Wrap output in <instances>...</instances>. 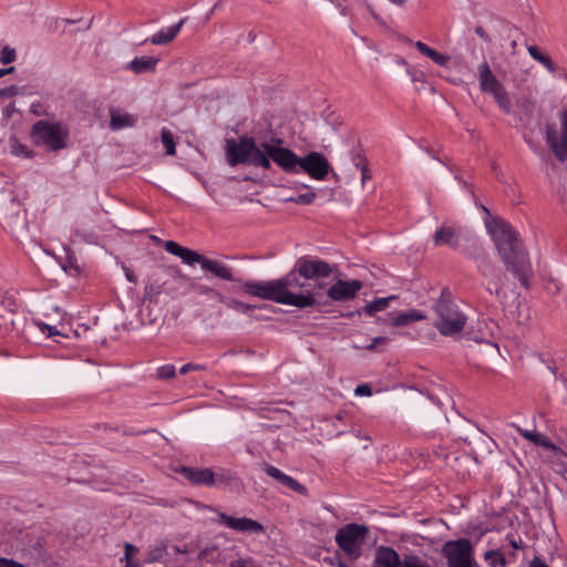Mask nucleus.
<instances>
[{
  "label": "nucleus",
  "instance_id": "nucleus-12",
  "mask_svg": "<svg viewBox=\"0 0 567 567\" xmlns=\"http://www.w3.org/2000/svg\"><path fill=\"white\" fill-rule=\"evenodd\" d=\"M470 239V236L464 234L461 229L445 225L440 227L433 236L435 246H449L452 249L460 248L462 240Z\"/></svg>",
  "mask_w": 567,
  "mask_h": 567
},
{
  "label": "nucleus",
  "instance_id": "nucleus-59",
  "mask_svg": "<svg viewBox=\"0 0 567 567\" xmlns=\"http://www.w3.org/2000/svg\"><path fill=\"white\" fill-rule=\"evenodd\" d=\"M475 340H476V341H478V342H481V341H484V338H483V337H480V338H478V337H475Z\"/></svg>",
  "mask_w": 567,
  "mask_h": 567
},
{
  "label": "nucleus",
  "instance_id": "nucleus-27",
  "mask_svg": "<svg viewBox=\"0 0 567 567\" xmlns=\"http://www.w3.org/2000/svg\"><path fill=\"white\" fill-rule=\"evenodd\" d=\"M527 51L529 55L537 62H539L548 72L554 73L556 71V66L551 59L548 55L543 54L537 47L529 45L527 47Z\"/></svg>",
  "mask_w": 567,
  "mask_h": 567
},
{
  "label": "nucleus",
  "instance_id": "nucleus-47",
  "mask_svg": "<svg viewBox=\"0 0 567 567\" xmlns=\"http://www.w3.org/2000/svg\"><path fill=\"white\" fill-rule=\"evenodd\" d=\"M204 369H205V368H204V365H200V364H196V363H186V364H184V365L181 368L179 372H181V374H186V373H188V372H190V371H202V370H204Z\"/></svg>",
  "mask_w": 567,
  "mask_h": 567
},
{
  "label": "nucleus",
  "instance_id": "nucleus-42",
  "mask_svg": "<svg viewBox=\"0 0 567 567\" xmlns=\"http://www.w3.org/2000/svg\"><path fill=\"white\" fill-rule=\"evenodd\" d=\"M228 307L231 309H235L237 311H241V312H246L248 310L254 309L252 306L244 303V302L235 300V299H233L228 302Z\"/></svg>",
  "mask_w": 567,
  "mask_h": 567
},
{
  "label": "nucleus",
  "instance_id": "nucleus-25",
  "mask_svg": "<svg viewBox=\"0 0 567 567\" xmlns=\"http://www.w3.org/2000/svg\"><path fill=\"white\" fill-rule=\"evenodd\" d=\"M158 59L153 56L135 58L133 61L130 62L128 69L134 73L154 71Z\"/></svg>",
  "mask_w": 567,
  "mask_h": 567
},
{
  "label": "nucleus",
  "instance_id": "nucleus-38",
  "mask_svg": "<svg viewBox=\"0 0 567 567\" xmlns=\"http://www.w3.org/2000/svg\"><path fill=\"white\" fill-rule=\"evenodd\" d=\"M519 106L524 113V116L526 117L524 120L523 116H519V121L522 123H525L528 121V118L530 117V115L533 113V103L529 100H524L522 103H519Z\"/></svg>",
  "mask_w": 567,
  "mask_h": 567
},
{
  "label": "nucleus",
  "instance_id": "nucleus-1",
  "mask_svg": "<svg viewBox=\"0 0 567 567\" xmlns=\"http://www.w3.org/2000/svg\"><path fill=\"white\" fill-rule=\"evenodd\" d=\"M306 281H300L295 271H289L279 279L268 281H246L241 289L245 293L270 300L280 305L293 306L300 309L326 305L321 301V291L326 284H315L311 289Z\"/></svg>",
  "mask_w": 567,
  "mask_h": 567
},
{
  "label": "nucleus",
  "instance_id": "nucleus-39",
  "mask_svg": "<svg viewBox=\"0 0 567 567\" xmlns=\"http://www.w3.org/2000/svg\"><path fill=\"white\" fill-rule=\"evenodd\" d=\"M355 166L361 171V181L364 185L368 179H370V174L365 165V159L363 157H358L355 161Z\"/></svg>",
  "mask_w": 567,
  "mask_h": 567
},
{
  "label": "nucleus",
  "instance_id": "nucleus-10",
  "mask_svg": "<svg viewBox=\"0 0 567 567\" xmlns=\"http://www.w3.org/2000/svg\"><path fill=\"white\" fill-rule=\"evenodd\" d=\"M362 282L357 279L351 280H337L333 285L328 287L327 296L332 301H349L353 299L361 290Z\"/></svg>",
  "mask_w": 567,
  "mask_h": 567
},
{
  "label": "nucleus",
  "instance_id": "nucleus-5",
  "mask_svg": "<svg viewBox=\"0 0 567 567\" xmlns=\"http://www.w3.org/2000/svg\"><path fill=\"white\" fill-rule=\"evenodd\" d=\"M433 310L435 313L433 324L442 336L453 337L464 329L466 316L458 309L449 292L442 291L433 306Z\"/></svg>",
  "mask_w": 567,
  "mask_h": 567
},
{
  "label": "nucleus",
  "instance_id": "nucleus-60",
  "mask_svg": "<svg viewBox=\"0 0 567 567\" xmlns=\"http://www.w3.org/2000/svg\"><path fill=\"white\" fill-rule=\"evenodd\" d=\"M482 209H483L487 215H489V212H488V209H487L485 206H482Z\"/></svg>",
  "mask_w": 567,
  "mask_h": 567
},
{
  "label": "nucleus",
  "instance_id": "nucleus-44",
  "mask_svg": "<svg viewBox=\"0 0 567 567\" xmlns=\"http://www.w3.org/2000/svg\"><path fill=\"white\" fill-rule=\"evenodd\" d=\"M37 326L41 330V332L47 333L49 337L60 334L58 329L53 326H49L44 322H37Z\"/></svg>",
  "mask_w": 567,
  "mask_h": 567
},
{
  "label": "nucleus",
  "instance_id": "nucleus-21",
  "mask_svg": "<svg viewBox=\"0 0 567 567\" xmlns=\"http://www.w3.org/2000/svg\"><path fill=\"white\" fill-rule=\"evenodd\" d=\"M185 22L186 18H183L178 23L166 29H161L152 35L150 39L151 43L154 45H163L172 42L177 37Z\"/></svg>",
  "mask_w": 567,
  "mask_h": 567
},
{
  "label": "nucleus",
  "instance_id": "nucleus-53",
  "mask_svg": "<svg viewBox=\"0 0 567 567\" xmlns=\"http://www.w3.org/2000/svg\"><path fill=\"white\" fill-rule=\"evenodd\" d=\"M14 70L13 66H10L8 69H0V78L8 74V73H11L12 71Z\"/></svg>",
  "mask_w": 567,
  "mask_h": 567
},
{
  "label": "nucleus",
  "instance_id": "nucleus-3",
  "mask_svg": "<svg viewBox=\"0 0 567 567\" xmlns=\"http://www.w3.org/2000/svg\"><path fill=\"white\" fill-rule=\"evenodd\" d=\"M281 145H284V141L279 137L274 136L268 141L257 142L252 136L243 135L238 140L226 141L225 154L230 166L247 164L270 169L271 150H280Z\"/></svg>",
  "mask_w": 567,
  "mask_h": 567
},
{
  "label": "nucleus",
  "instance_id": "nucleus-15",
  "mask_svg": "<svg viewBox=\"0 0 567 567\" xmlns=\"http://www.w3.org/2000/svg\"><path fill=\"white\" fill-rule=\"evenodd\" d=\"M423 319H425V315L413 309L408 312H390L384 318H378V322L382 321L388 326L403 327Z\"/></svg>",
  "mask_w": 567,
  "mask_h": 567
},
{
  "label": "nucleus",
  "instance_id": "nucleus-55",
  "mask_svg": "<svg viewBox=\"0 0 567 567\" xmlns=\"http://www.w3.org/2000/svg\"><path fill=\"white\" fill-rule=\"evenodd\" d=\"M525 141L527 142V144L533 148L534 152H536V146L535 144L527 137H525Z\"/></svg>",
  "mask_w": 567,
  "mask_h": 567
},
{
  "label": "nucleus",
  "instance_id": "nucleus-48",
  "mask_svg": "<svg viewBox=\"0 0 567 567\" xmlns=\"http://www.w3.org/2000/svg\"><path fill=\"white\" fill-rule=\"evenodd\" d=\"M18 93V89L13 85L11 86H7L4 89H1L0 90V97H3V96H13Z\"/></svg>",
  "mask_w": 567,
  "mask_h": 567
},
{
  "label": "nucleus",
  "instance_id": "nucleus-13",
  "mask_svg": "<svg viewBox=\"0 0 567 567\" xmlns=\"http://www.w3.org/2000/svg\"><path fill=\"white\" fill-rule=\"evenodd\" d=\"M164 248L167 252L178 257L184 264L188 266H193L195 264L202 265L204 261V256L195 250L183 247L173 240H167L164 244Z\"/></svg>",
  "mask_w": 567,
  "mask_h": 567
},
{
  "label": "nucleus",
  "instance_id": "nucleus-40",
  "mask_svg": "<svg viewBox=\"0 0 567 567\" xmlns=\"http://www.w3.org/2000/svg\"><path fill=\"white\" fill-rule=\"evenodd\" d=\"M174 375H175V367L172 364L163 365L157 370V377L159 379H169Z\"/></svg>",
  "mask_w": 567,
  "mask_h": 567
},
{
  "label": "nucleus",
  "instance_id": "nucleus-57",
  "mask_svg": "<svg viewBox=\"0 0 567 567\" xmlns=\"http://www.w3.org/2000/svg\"><path fill=\"white\" fill-rule=\"evenodd\" d=\"M330 2L337 4V6H340V0H329Z\"/></svg>",
  "mask_w": 567,
  "mask_h": 567
},
{
  "label": "nucleus",
  "instance_id": "nucleus-29",
  "mask_svg": "<svg viewBox=\"0 0 567 567\" xmlns=\"http://www.w3.org/2000/svg\"><path fill=\"white\" fill-rule=\"evenodd\" d=\"M192 290L197 295H205L213 300H216L219 302L224 301V297L219 291H217L214 288L208 287L206 285H192Z\"/></svg>",
  "mask_w": 567,
  "mask_h": 567
},
{
  "label": "nucleus",
  "instance_id": "nucleus-20",
  "mask_svg": "<svg viewBox=\"0 0 567 567\" xmlns=\"http://www.w3.org/2000/svg\"><path fill=\"white\" fill-rule=\"evenodd\" d=\"M545 138L555 156L561 162L565 161L567 158L566 145H563V140H558L555 124H548L546 126Z\"/></svg>",
  "mask_w": 567,
  "mask_h": 567
},
{
  "label": "nucleus",
  "instance_id": "nucleus-56",
  "mask_svg": "<svg viewBox=\"0 0 567 567\" xmlns=\"http://www.w3.org/2000/svg\"><path fill=\"white\" fill-rule=\"evenodd\" d=\"M509 542L513 548H519V544L515 539H511Z\"/></svg>",
  "mask_w": 567,
  "mask_h": 567
},
{
  "label": "nucleus",
  "instance_id": "nucleus-6",
  "mask_svg": "<svg viewBox=\"0 0 567 567\" xmlns=\"http://www.w3.org/2000/svg\"><path fill=\"white\" fill-rule=\"evenodd\" d=\"M31 135L38 145L54 152L66 146L69 132L60 123L40 120L33 124Z\"/></svg>",
  "mask_w": 567,
  "mask_h": 567
},
{
  "label": "nucleus",
  "instance_id": "nucleus-2",
  "mask_svg": "<svg viewBox=\"0 0 567 567\" xmlns=\"http://www.w3.org/2000/svg\"><path fill=\"white\" fill-rule=\"evenodd\" d=\"M486 229L492 236L496 249L506 269L528 288L533 274L529 257L516 230L504 219L487 218Z\"/></svg>",
  "mask_w": 567,
  "mask_h": 567
},
{
  "label": "nucleus",
  "instance_id": "nucleus-52",
  "mask_svg": "<svg viewBox=\"0 0 567 567\" xmlns=\"http://www.w3.org/2000/svg\"><path fill=\"white\" fill-rule=\"evenodd\" d=\"M125 277L128 281L136 282V277L130 269H125Z\"/></svg>",
  "mask_w": 567,
  "mask_h": 567
},
{
  "label": "nucleus",
  "instance_id": "nucleus-45",
  "mask_svg": "<svg viewBox=\"0 0 567 567\" xmlns=\"http://www.w3.org/2000/svg\"><path fill=\"white\" fill-rule=\"evenodd\" d=\"M561 130H563V145H566L567 154V110L560 113Z\"/></svg>",
  "mask_w": 567,
  "mask_h": 567
},
{
  "label": "nucleus",
  "instance_id": "nucleus-50",
  "mask_svg": "<svg viewBox=\"0 0 567 567\" xmlns=\"http://www.w3.org/2000/svg\"><path fill=\"white\" fill-rule=\"evenodd\" d=\"M501 288H502V287H501V285H498L497 282H494V290H493V288H492V286H491V285H488L486 289H487V291H488L489 293H493V292H494L496 296H498V295H499V292H501Z\"/></svg>",
  "mask_w": 567,
  "mask_h": 567
},
{
  "label": "nucleus",
  "instance_id": "nucleus-58",
  "mask_svg": "<svg viewBox=\"0 0 567 567\" xmlns=\"http://www.w3.org/2000/svg\"><path fill=\"white\" fill-rule=\"evenodd\" d=\"M354 313H361V311H357V312H349L347 316H348V317H352V316H354Z\"/></svg>",
  "mask_w": 567,
  "mask_h": 567
},
{
  "label": "nucleus",
  "instance_id": "nucleus-43",
  "mask_svg": "<svg viewBox=\"0 0 567 567\" xmlns=\"http://www.w3.org/2000/svg\"><path fill=\"white\" fill-rule=\"evenodd\" d=\"M389 342L386 337H375L372 339V342L368 344L364 349L368 351H372L380 346H385Z\"/></svg>",
  "mask_w": 567,
  "mask_h": 567
},
{
  "label": "nucleus",
  "instance_id": "nucleus-7",
  "mask_svg": "<svg viewBox=\"0 0 567 567\" xmlns=\"http://www.w3.org/2000/svg\"><path fill=\"white\" fill-rule=\"evenodd\" d=\"M367 535L368 527L364 525L348 524L337 532L336 543L351 559H357Z\"/></svg>",
  "mask_w": 567,
  "mask_h": 567
},
{
  "label": "nucleus",
  "instance_id": "nucleus-37",
  "mask_svg": "<svg viewBox=\"0 0 567 567\" xmlns=\"http://www.w3.org/2000/svg\"><path fill=\"white\" fill-rule=\"evenodd\" d=\"M17 53L14 49H11L9 47H4L0 52V61L3 64L11 63L16 60Z\"/></svg>",
  "mask_w": 567,
  "mask_h": 567
},
{
  "label": "nucleus",
  "instance_id": "nucleus-4",
  "mask_svg": "<svg viewBox=\"0 0 567 567\" xmlns=\"http://www.w3.org/2000/svg\"><path fill=\"white\" fill-rule=\"evenodd\" d=\"M272 162L287 174L306 173L311 178L323 181L331 166L328 159L318 152H310L303 157L281 145L280 150H271Z\"/></svg>",
  "mask_w": 567,
  "mask_h": 567
},
{
  "label": "nucleus",
  "instance_id": "nucleus-54",
  "mask_svg": "<svg viewBox=\"0 0 567 567\" xmlns=\"http://www.w3.org/2000/svg\"><path fill=\"white\" fill-rule=\"evenodd\" d=\"M389 1L398 7H403L406 3V0H389Z\"/></svg>",
  "mask_w": 567,
  "mask_h": 567
},
{
  "label": "nucleus",
  "instance_id": "nucleus-8",
  "mask_svg": "<svg viewBox=\"0 0 567 567\" xmlns=\"http://www.w3.org/2000/svg\"><path fill=\"white\" fill-rule=\"evenodd\" d=\"M449 567H474V550L467 538L449 540L442 547Z\"/></svg>",
  "mask_w": 567,
  "mask_h": 567
},
{
  "label": "nucleus",
  "instance_id": "nucleus-51",
  "mask_svg": "<svg viewBox=\"0 0 567 567\" xmlns=\"http://www.w3.org/2000/svg\"><path fill=\"white\" fill-rule=\"evenodd\" d=\"M530 567H549V566L544 560L536 557L532 561Z\"/></svg>",
  "mask_w": 567,
  "mask_h": 567
},
{
  "label": "nucleus",
  "instance_id": "nucleus-18",
  "mask_svg": "<svg viewBox=\"0 0 567 567\" xmlns=\"http://www.w3.org/2000/svg\"><path fill=\"white\" fill-rule=\"evenodd\" d=\"M373 567H401V558L393 548L380 546L375 550Z\"/></svg>",
  "mask_w": 567,
  "mask_h": 567
},
{
  "label": "nucleus",
  "instance_id": "nucleus-19",
  "mask_svg": "<svg viewBox=\"0 0 567 567\" xmlns=\"http://www.w3.org/2000/svg\"><path fill=\"white\" fill-rule=\"evenodd\" d=\"M517 432L526 440L533 442L535 445L543 446L555 453L565 454L563 450L551 443V441L535 430H525L519 426L516 427Z\"/></svg>",
  "mask_w": 567,
  "mask_h": 567
},
{
  "label": "nucleus",
  "instance_id": "nucleus-41",
  "mask_svg": "<svg viewBox=\"0 0 567 567\" xmlns=\"http://www.w3.org/2000/svg\"><path fill=\"white\" fill-rule=\"evenodd\" d=\"M478 270L481 271V274L485 277H492L494 276V270H493V267L492 265L489 264V261L487 260V258H483L481 264L478 265Z\"/></svg>",
  "mask_w": 567,
  "mask_h": 567
},
{
  "label": "nucleus",
  "instance_id": "nucleus-49",
  "mask_svg": "<svg viewBox=\"0 0 567 567\" xmlns=\"http://www.w3.org/2000/svg\"><path fill=\"white\" fill-rule=\"evenodd\" d=\"M475 33L481 38L483 39L484 41L486 42H489V37L488 34L485 32V30L482 28V27H476L475 28Z\"/></svg>",
  "mask_w": 567,
  "mask_h": 567
},
{
  "label": "nucleus",
  "instance_id": "nucleus-16",
  "mask_svg": "<svg viewBox=\"0 0 567 567\" xmlns=\"http://www.w3.org/2000/svg\"><path fill=\"white\" fill-rule=\"evenodd\" d=\"M264 471L266 472L267 475H269L270 477H272L274 480L279 482L282 486H285L291 491H295L301 495L307 494V488L303 485L298 483L293 477L281 472L276 466L270 465V464H265Z\"/></svg>",
  "mask_w": 567,
  "mask_h": 567
},
{
  "label": "nucleus",
  "instance_id": "nucleus-33",
  "mask_svg": "<svg viewBox=\"0 0 567 567\" xmlns=\"http://www.w3.org/2000/svg\"><path fill=\"white\" fill-rule=\"evenodd\" d=\"M484 557L488 561L489 567H496L497 564H499L502 567L506 565V559L497 550L486 551Z\"/></svg>",
  "mask_w": 567,
  "mask_h": 567
},
{
  "label": "nucleus",
  "instance_id": "nucleus-24",
  "mask_svg": "<svg viewBox=\"0 0 567 567\" xmlns=\"http://www.w3.org/2000/svg\"><path fill=\"white\" fill-rule=\"evenodd\" d=\"M414 47L417 49V51L420 53L427 56L429 59H431L434 63H436L440 66H446L450 61L449 55L437 52L436 50L430 48L427 44H425L422 41H416L414 43Z\"/></svg>",
  "mask_w": 567,
  "mask_h": 567
},
{
  "label": "nucleus",
  "instance_id": "nucleus-31",
  "mask_svg": "<svg viewBox=\"0 0 567 567\" xmlns=\"http://www.w3.org/2000/svg\"><path fill=\"white\" fill-rule=\"evenodd\" d=\"M165 555H166L165 546H163V545L154 546L147 550L145 561L147 564L161 561Z\"/></svg>",
  "mask_w": 567,
  "mask_h": 567
},
{
  "label": "nucleus",
  "instance_id": "nucleus-36",
  "mask_svg": "<svg viewBox=\"0 0 567 567\" xmlns=\"http://www.w3.org/2000/svg\"><path fill=\"white\" fill-rule=\"evenodd\" d=\"M10 148L11 153L16 156L29 157L31 154L24 145L20 144L17 141H11Z\"/></svg>",
  "mask_w": 567,
  "mask_h": 567
},
{
  "label": "nucleus",
  "instance_id": "nucleus-35",
  "mask_svg": "<svg viewBox=\"0 0 567 567\" xmlns=\"http://www.w3.org/2000/svg\"><path fill=\"white\" fill-rule=\"evenodd\" d=\"M316 199V193H305V194H300L296 197H289L286 199V202H292L295 204H299V205H310L313 203V200Z\"/></svg>",
  "mask_w": 567,
  "mask_h": 567
},
{
  "label": "nucleus",
  "instance_id": "nucleus-61",
  "mask_svg": "<svg viewBox=\"0 0 567 567\" xmlns=\"http://www.w3.org/2000/svg\"><path fill=\"white\" fill-rule=\"evenodd\" d=\"M515 47H516V41H513L512 42V48L515 49Z\"/></svg>",
  "mask_w": 567,
  "mask_h": 567
},
{
  "label": "nucleus",
  "instance_id": "nucleus-32",
  "mask_svg": "<svg viewBox=\"0 0 567 567\" xmlns=\"http://www.w3.org/2000/svg\"><path fill=\"white\" fill-rule=\"evenodd\" d=\"M138 551V548L132 544L126 543L125 544V553H124V560L125 566L123 567H142V565L137 561L133 560V556Z\"/></svg>",
  "mask_w": 567,
  "mask_h": 567
},
{
  "label": "nucleus",
  "instance_id": "nucleus-30",
  "mask_svg": "<svg viewBox=\"0 0 567 567\" xmlns=\"http://www.w3.org/2000/svg\"><path fill=\"white\" fill-rule=\"evenodd\" d=\"M161 141H162V144L166 148V154L175 155V153H176L175 140H174L173 133L168 128H165V127L162 128Z\"/></svg>",
  "mask_w": 567,
  "mask_h": 567
},
{
  "label": "nucleus",
  "instance_id": "nucleus-26",
  "mask_svg": "<svg viewBox=\"0 0 567 567\" xmlns=\"http://www.w3.org/2000/svg\"><path fill=\"white\" fill-rule=\"evenodd\" d=\"M394 299H396L395 296H389V297H385V298L375 299L372 302L367 303L362 308V311L364 313H367L368 316H373L377 312L385 310L390 306L391 301L394 300Z\"/></svg>",
  "mask_w": 567,
  "mask_h": 567
},
{
  "label": "nucleus",
  "instance_id": "nucleus-9",
  "mask_svg": "<svg viewBox=\"0 0 567 567\" xmlns=\"http://www.w3.org/2000/svg\"><path fill=\"white\" fill-rule=\"evenodd\" d=\"M332 266L321 259L301 257L297 260L295 268L291 271H295L298 278L316 279L329 277L332 274Z\"/></svg>",
  "mask_w": 567,
  "mask_h": 567
},
{
  "label": "nucleus",
  "instance_id": "nucleus-14",
  "mask_svg": "<svg viewBox=\"0 0 567 567\" xmlns=\"http://www.w3.org/2000/svg\"><path fill=\"white\" fill-rule=\"evenodd\" d=\"M181 474L194 485L215 486V472L210 468L182 467Z\"/></svg>",
  "mask_w": 567,
  "mask_h": 567
},
{
  "label": "nucleus",
  "instance_id": "nucleus-28",
  "mask_svg": "<svg viewBox=\"0 0 567 567\" xmlns=\"http://www.w3.org/2000/svg\"><path fill=\"white\" fill-rule=\"evenodd\" d=\"M498 106L506 113L512 114L511 99L504 85L491 93Z\"/></svg>",
  "mask_w": 567,
  "mask_h": 567
},
{
  "label": "nucleus",
  "instance_id": "nucleus-11",
  "mask_svg": "<svg viewBox=\"0 0 567 567\" xmlns=\"http://www.w3.org/2000/svg\"><path fill=\"white\" fill-rule=\"evenodd\" d=\"M218 520L226 527L240 533L261 534L265 530L259 522L247 517H231L225 513H219Z\"/></svg>",
  "mask_w": 567,
  "mask_h": 567
},
{
  "label": "nucleus",
  "instance_id": "nucleus-34",
  "mask_svg": "<svg viewBox=\"0 0 567 567\" xmlns=\"http://www.w3.org/2000/svg\"><path fill=\"white\" fill-rule=\"evenodd\" d=\"M234 475L231 472L220 468L215 472V485L221 486L227 485L234 480Z\"/></svg>",
  "mask_w": 567,
  "mask_h": 567
},
{
  "label": "nucleus",
  "instance_id": "nucleus-23",
  "mask_svg": "<svg viewBox=\"0 0 567 567\" xmlns=\"http://www.w3.org/2000/svg\"><path fill=\"white\" fill-rule=\"evenodd\" d=\"M202 268L213 272L218 278L229 280V281L234 280L233 272H231L230 268H228L226 265H224L217 260L207 259L204 257Z\"/></svg>",
  "mask_w": 567,
  "mask_h": 567
},
{
  "label": "nucleus",
  "instance_id": "nucleus-17",
  "mask_svg": "<svg viewBox=\"0 0 567 567\" xmlns=\"http://www.w3.org/2000/svg\"><path fill=\"white\" fill-rule=\"evenodd\" d=\"M478 82H480V89L485 93H492L493 91L501 87L503 84L496 79V76L493 74L488 63L486 61H483L478 68Z\"/></svg>",
  "mask_w": 567,
  "mask_h": 567
},
{
  "label": "nucleus",
  "instance_id": "nucleus-22",
  "mask_svg": "<svg viewBox=\"0 0 567 567\" xmlns=\"http://www.w3.org/2000/svg\"><path fill=\"white\" fill-rule=\"evenodd\" d=\"M136 122L137 116L134 114H128L116 109L110 111V127L114 131L133 127Z\"/></svg>",
  "mask_w": 567,
  "mask_h": 567
},
{
  "label": "nucleus",
  "instance_id": "nucleus-46",
  "mask_svg": "<svg viewBox=\"0 0 567 567\" xmlns=\"http://www.w3.org/2000/svg\"><path fill=\"white\" fill-rule=\"evenodd\" d=\"M354 394L359 396H370L372 394V389L369 384H360L354 389Z\"/></svg>",
  "mask_w": 567,
  "mask_h": 567
}]
</instances>
